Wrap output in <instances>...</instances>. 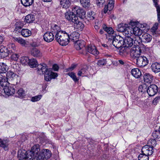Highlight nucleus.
Here are the masks:
<instances>
[{
  "label": "nucleus",
  "mask_w": 160,
  "mask_h": 160,
  "mask_svg": "<svg viewBox=\"0 0 160 160\" xmlns=\"http://www.w3.org/2000/svg\"><path fill=\"white\" fill-rule=\"evenodd\" d=\"M38 72L41 74V72L44 75V79L46 81H49L52 79L55 78L58 76V74L52 72L50 69H48L45 64L39 65L37 68Z\"/></svg>",
  "instance_id": "f257e3e1"
},
{
  "label": "nucleus",
  "mask_w": 160,
  "mask_h": 160,
  "mask_svg": "<svg viewBox=\"0 0 160 160\" xmlns=\"http://www.w3.org/2000/svg\"><path fill=\"white\" fill-rule=\"evenodd\" d=\"M109 40L112 41V45L116 48H121L120 51V54H125L128 53L127 51L124 52V50H123L122 38H121L119 36L113 35L111 36V38H109Z\"/></svg>",
  "instance_id": "f03ea898"
},
{
  "label": "nucleus",
  "mask_w": 160,
  "mask_h": 160,
  "mask_svg": "<svg viewBox=\"0 0 160 160\" xmlns=\"http://www.w3.org/2000/svg\"><path fill=\"white\" fill-rule=\"evenodd\" d=\"M70 31L68 30L62 31L58 33L55 38V39L59 44L62 46H66L69 43V35Z\"/></svg>",
  "instance_id": "7ed1b4c3"
},
{
  "label": "nucleus",
  "mask_w": 160,
  "mask_h": 160,
  "mask_svg": "<svg viewBox=\"0 0 160 160\" xmlns=\"http://www.w3.org/2000/svg\"><path fill=\"white\" fill-rule=\"evenodd\" d=\"M40 146L38 144L34 145L31 148L30 151L28 153L26 157L30 160H34L36 159L40 152Z\"/></svg>",
  "instance_id": "20e7f679"
},
{
  "label": "nucleus",
  "mask_w": 160,
  "mask_h": 160,
  "mask_svg": "<svg viewBox=\"0 0 160 160\" xmlns=\"http://www.w3.org/2000/svg\"><path fill=\"white\" fill-rule=\"evenodd\" d=\"M51 155L52 153L50 150L43 149L39 152L37 157V160H47L51 157Z\"/></svg>",
  "instance_id": "39448f33"
},
{
  "label": "nucleus",
  "mask_w": 160,
  "mask_h": 160,
  "mask_svg": "<svg viewBox=\"0 0 160 160\" xmlns=\"http://www.w3.org/2000/svg\"><path fill=\"white\" fill-rule=\"evenodd\" d=\"M132 37H128V36H126L124 39H123V48L124 50V52L125 51H127L126 50H125L126 48H128L131 47L133 44V41H134V43H135V42H137L138 43H139V42H138V41H136L135 39L134 40L132 38Z\"/></svg>",
  "instance_id": "423d86ee"
},
{
  "label": "nucleus",
  "mask_w": 160,
  "mask_h": 160,
  "mask_svg": "<svg viewBox=\"0 0 160 160\" xmlns=\"http://www.w3.org/2000/svg\"><path fill=\"white\" fill-rule=\"evenodd\" d=\"M131 56L133 59L136 60L140 56V53H141L139 50V47L138 45H134L130 50Z\"/></svg>",
  "instance_id": "0eeeda50"
},
{
  "label": "nucleus",
  "mask_w": 160,
  "mask_h": 160,
  "mask_svg": "<svg viewBox=\"0 0 160 160\" xmlns=\"http://www.w3.org/2000/svg\"><path fill=\"white\" fill-rule=\"evenodd\" d=\"M136 60V64L139 67H143L146 66L148 63L147 58L144 56L139 57Z\"/></svg>",
  "instance_id": "6e6552de"
},
{
  "label": "nucleus",
  "mask_w": 160,
  "mask_h": 160,
  "mask_svg": "<svg viewBox=\"0 0 160 160\" xmlns=\"http://www.w3.org/2000/svg\"><path fill=\"white\" fill-rule=\"evenodd\" d=\"M12 52L11 50H8L6 47L3 45L0 46V57L1 58H4L8 56Z\"/></svg>",
  "instance_id": "1a4fd4ad"
},
{
  "label": "nucleus",
  "mask_w": 160,
  "mask_h": 160,
  "mask_svg": "<svg viewBox=\"0 0 160 160\" xmlns=\"http://www.w3.org/2000/svg\"><path fill=\"white\" fill-rule=\"evenodd\" d=\"M3 88V90L5 93L8 96H10L13 95L15 92V88L16 87L15 85H12L9 86H7L5 85Z\"/></svg>",
  "instance_id": "9d476101"
},
{
  "label": "nucleus",
  "mask_w": 160,
  "mask_h": 160,
  "mask_svg": "<svg viewBox=\"0 0 160 160\" xmlns=\"http://www.w3.org/2000/svg\"><path fill=\"white\" fill-rule=\"evenodd\" d=\"M146 91L149 96H153L158 92V88L156 85L152 84L148 87Z\"/></svg>",
  "instance_id": "9b49d317"
},
{
  "label": "nucleus",
  "mask_w": 160,
  "mask_h": 160,
  "mask_svg": "<svg viewBox=\"0 0 160 160\" xmlns=\"http://www.w3.org/2000/svg\"><path fill=\"white\" fill-rule=\"evenodd\" d=\"M66 18L70 22H73L76 21L78 17L76 15L71 11H68L65 14Z\"/></svg>",
  "instance_id": "f8f14e48"
},
{
  "label": "nucleus",
  "mask_w": 160,
  "mask_h": 160,
  "mask_svg": "<svg viewBox=\"0 0 160 160\" xmlns=\"http://www.w3.org/2000/svg\"><path fill=\"white\" fill-rule=\"evenodd\" d=\"M153 152V149L150 147V145H145L142 149V153L148 156L151 155Z\"/></svg>",
  "instance_id": "ddd939ff"
},
{
  "label": "nucleus",
  "mask_w": 160,
  "mask_h": 160,
  "mask_svg": "<svg viewBox=\"0 0 160 160\" xmlns=\"http://www.w3.org/2000/svg\"><path fill=\"white\" fill-rule=\"evenodd\" d=\"M54 35L51 32H47L43 35V39L47 42H51L54 40Z\"/></svg>",
  "instance_id": "4468645a"
},
{
  "label": "nucleus",
  "mask_w": 160,
  "mask_h": 160,
  "mask_svg": "<svg viewBox=\"0 0 160 160\" xmlns=\"http://www.w3.org/2000/svg\"><path fill=\"white\" fill-rule=\"evenodd\" d=\"M7 72L6 77V79H5L6 80V82H7L8 80H12L18 77V75L14 73L11 70H9Z\"/></svg>",
  "instance_id": "2eb2a0df"
},
{
  "label": "nucleus",
  "mask_w": 160,
  "mask_h": 160,
  "mask_svg": "<svg viewBox=\"0 0 160 160\" xmlns=\"http://www.w3.org/2000/svg\"><path fill=\"white\" fill-rule=\"evenodd\" d=\"M79 34L78 33L76 32H74L71 33H70L69 35V42L70 40L74 42H76L78 40Z\"/></svg>",
  "instance_id": "dca6fc26"
},
{
  "label": "nucleus",
  "mask_w": 160,
  "mask_h": 160,
  "mask_svg": "<svg viewBox=\"0 0 160 160\" xmlns=\"http://www.w3.org/2000/svg\"><path fill=\"white\" fill-rule=\"evenodd\" d=\"M62 31L60 27L57 25H53L51 27V32L55 35V38Z\"/></svg>",
  "instance_id": "f3484780"
},
{
  "label": "nucleus",
  "mask_w": 160,
  "mask_h": 160,
  "mask_svg": "<svg viewBox=\"0 0 160 160\" xmlns=\"http://www.w3.org/2000/svg\"><path fill=\"white\" fill-rule=\"evenodd\" d=\"M152 38V36L150 34L146 33H143L141 37V40L142 42L145 43L150 42Z\"/></svg>",
  "instance_id": "a211bd4d"
},
{
  "label": "nucleus",
  "mask_w": 160,
  "mask_h": 160,
  "mask_svg": "<svg viewBox=\"0 0 160 160\" xmlns=\"http://www.w3.org/2000/svg\"><path fill=\"white\" fill-rule=\"evenodd\" d=\"M82 6L88 9H93V5L90 4V0H80Z\"/></svg>",
  "instance_id": "6ab92c4d"
},
{
  "label": "nucleus",
  "mask_w": 160,
  "mask_h": 160,
  "mask_svg": "<svg viewBox=\"0 0 160 160\" xmlns=\"http://www.w3.org/2000/svg\"><path fill=\"white\" fill-rule=\"evenodd\" d=\"M74 23V28L77 31H82L84 27V25L81 22L78 20V18L76 20V21L73 22Z\"/></svg>",
  "instance_id": "aec40b11"
},
{
  "label": "nucleus",
  "mask_w": 160,
  "mask_h": 160,
  "mask_svg": "<svg viewBox=\"0 0 160 160\" xmlns=\"http://www.w3.org/2000/svg\"><path fill=\"white\" fill-rule=\"evenodd\" d=\"M31 54L32 55L35 57H41L42 56L40 50L36 48H33L31 50Z\"/></svg>",
  "instance_id": "412c9836"
},
{
  "label": "nucleus",
  "mask_w": 160,
  "mask_h": 160,
  "mask_svg": "<svg viewBox=\"0 0 160 160\" xmlns=\"http://www.w3.org/2000/svg\"><path fill=\"white\" fill-rule=\"evenodd\" d=\"M74 43L75 48L78 50L83 49L85 45V42L83 40H79Z\"/></svg>",
  "instance_id": "4be33fe9"
},
{
  "label": "nucleus",
  "mask_w": 160,
  "mask_h": 160,
  "mask_svg": "<svg viewBox=\"0 0 160 160\" xmlns=\"http://www.w3.org/2000/svg\"><path fill=\"white\" fill-rule=\"evenodd\" d=\"M86 50L89 53L94 55H98L99 53V52L94 46H92L90 45L88 46L86 49Z\"/></svg>",
  "instance_id": "5701e85b"
},
{
  "label": "nucleus",
  "mask_w": 160,
  "mask_h": 160,
  "mask_svg": "<svg viewBox=\"0 0 160 160\" xmlns=\"http://www.w3.org/2000/svg\"><path fill=\"white\" fill-rule=\"evenodd\" d=\"M132 33L133 34L137 36V38L140 39V37H139V36H140L142 33V30L139 27H135L134 28H132Z\"/></svg>",
  "instance_id": "b1692460"
},
{
  "label": "nucleus",
  "mask_w": 160,
  "mask_h": 160,
  "mask_svg": "<svg viewBox=\"0 0 160 160\" xmlns=\"http://www.w3.org/2000/svg\"><path fill=\"white\" fill-rule=\"evenodd\" d=\"M60 5L62 8L67 9L70 6L71 2L69 0H61Z\"/></svg>",
  "instance_id": "393cba45"
},
{
  "label": "nucleus",
  "mask_w": 160,
  "mask_h": 160,
  "mask_svg": "<svg viewBox=\"0 0 160 160\" xmlns=\"http://www.w3.org/2000/svg\"><path fill=\"white\" fill-rule=\"evenodd\" d=\"M131 73L133 77L137 78H140L142 75L141 72L138 68L132 69Z\"/></svg>",
  "instance_id": "a878e982"
},
{
  "label": "nucleus",
  "mask_w": 160,
  "mask_h": 160,
  "mask_svg": "<svg viewBox=\"0 0 160 160\" xmlns=\"http://www.w3.org/2000/svg\"><path fill=\"white\" fill-rule=\"evenodd\" d=\"M152 71L155 73L160 72V64L158 62H154L152 64L151 66Z\"/></svg>",
  "instance_id": "bb28decb"
},
{
  "label": "nucleus",
  "mask_w": 160,
  "mask_h": 160,
  "mask_svg": "<svg viewBox=\"0 0 160 160\" xmlns=\"http://www.w3.org/2000/svg\"><path fill=\"white\" fill-rule=\"evenodd\" d=\"M102 28L104 31L106 32L108 34H112L111 37L114 35V30L112 27H108L105 24H103L102 25Z\"/></svg>",
  "instance_id": "cd10ccee"
},
{
  "label": "nucleus",
  "mask_w": 160,
  "mask_h": 160,
  "mask_svg": "<svg viewBox=\"0 0 160 160\" xmlns=\"http://www.w3.org/2000/svg\"><path fill=\"white\" fill-rule=\"evenodd\" d=\"M8 69V67L6 63L0 62V73H5Z\"/></svg>",
  "instance_id": "c85d7f7f"
},
{
  "label": "nucleus",
  "mask_w": 160,
  "mask_h": 160,
  "mask_svg": "<svg viewBox=\"0 0 160 160\" xmlns=\"http://www.w3.org/2000/svg\"><path fill=\"white\" fill-rule=\"evenodd\" d=\"M24 25V24L22 22L18 21L16 22L15 24V30L18 31L19 32H20V30L23 26Z\"/></svg>",
  "instance_id": "c756f323"
},
{
  "label": "nucleus",
  "mask_w": 160,
  "mask_h": 160,
  "mask_svg": "<svg viewBox=\"0 0 160 160\" xmlns=\"http://www.w3.org/2000/svg\"><path fill=\"white\" fill-rule=\"evenodd\" d=\"M8 141L7 140H2L0 138V147L3 148L4 150L7 151L8 149Z\"/></svg>",
  "instance_id": "7c9ffc66"
},
{
  "label": "nucleus",
  "mask_w": 160,
  "mask_h": 160,
  "mask_svg": "<svg viewBox=\"0 0 160 160\" xmlns=\"http://www.w3.org/2000/svg\"><path fill=\"white\" fill-rule=\"evenodd\" d=\"M20 32L22 35L25 37H29L32 34L31 31L27 29H23Z\"/></svg>",
  "instance_id": "2f4dec72"
},
{
  "label": "nucleus",
  "mask_w": 160,
  "mask_h": 160,
  "mask_svg": "<svg viewBox=\"0 0 160 160\" xmlns=\"http://www.w3.org/2000/svg\"><path fill=\"white\" fill-rule=\"evenodd\" d=\"M88 68L87 66L83 68L78 71V75L79 76H86L88 72Z\"/></svg>",
  "instance_id": "473e14b6"
},
{
  "label": "nucleus",
  "mask_w": 160,
  "mask_h": 160,
  "mask_svg": "<svg viewBox=\"0 0 160 160\" xmlns=\"http://www.w3.org/2000/svg\"><path fill=\"white\" fill-rule=\"evenodd\" d=\"M128 26V24L120 23L118 25L117 29L118 31L123 33Z\"/></svg>",
  "instance_id": "72a5a7b5"
},
{
  "label": "nucleus",
  "mask_w": 160,
  "mask_h": 160,
  "mask_svg": "<svg viewBox=\"0 0 160 160\" xmlns=\"http://www.w3.org/2000/svg\"><path fill=\"white\" fill-rule=\"evenodd\" d=\"M132 28L129 26L127 27V28L123 32V34H125L126 36H128V37H133L132 36Z\"/></svg>",
  "instance_id": "f704fd0d"
},
{
  "label": "nucleus",
  "mask_w": 160,
  "mask_h": 160,
  "mask_svg": "<svg viewBox=\"0 0 160 160\" xmlns=\"http://www.w3.org/2000/svg\"><path fill=\"white\" fill-rule=\"evenodd\" d=\"M153 76L149 73H145L143 77L144 82L147 83H150L151 82Z\"/></svg>",
  "instance_id": "c9c22d12"
},
{
  "label": "nucleus",
  "mask_w": 160,
  "mask_h": 160,
  "mask_svg": "<svg viewBox=\"0 0 160 160\" xmlns=\"http://www.w3.org/2000/svg\"><path fill=\"white\" fill-rule=\"evenodd\" d=\"M38 62L36 59L31 58L29 59L28 65L32 68L36 67L38 65Z\"/></svg>",
  "instance_id": "e433bc0d"
},
{
  "label": "nucleus",
  "mask_w": 160,
  "mask_h": 160,
  "mask_svg": "<svg viewBox=\"0 0 160 160\" xmlns=\"http://www.w3.org/2000/svg\"><path fill=\"white\" fill-rule=\"evenodd\" d=\"M35 19L34 16L32 14L27 15L25 18V20L27 23H31L34 21Z\"/></svg>",
  "instance_id": "4c0bfd02"
},
{
  "label": "nucleus",
  "mask_w": 160,
  "mask_h": 160,
  "mask_svg": "<svg viewBox=\"0 0 160 160\" xmlns=\"http://www.w3.org/2000/svg\"><path fill=\"white\" fill-rule=\"evenodd\" d=\"M22 3L25 7L31 5L33 2L34 0H21Z\"/></svg>",
  "instance_id": "58836bf2"
},
{
  "label": "nucleus",
  "mask_w": 160,
  "mask_h": 160,
  "mask_svg": "<svg viewBox=\"0 0 160 160\" xmlns=\"http://www.w3.org/2000/svg\"><path fill=\"white\" fill-rule=\"evenodd\" d=\"M77 17L83 19L86 17V12L85 11H76Z\"/></svg>",
  "instance_id": "ea45409f"
},
{
  "label": "nucleus",
  "mask_w": 160,
  "mask_h": 160,
  "mask_svg": "<svg viewBox=\"0 0 160 160\" xmlns=\"http://www.w3.org/2000/svg\"><path fill=\"white\" fill-rule=\"evenodd\" d=\"M14 39L15 41L20 43L22 46H25L27 45L26 41L22 38H15Z\"/></svg>",
  "instance_id": "a19ab883"
},
{
  "label": "nucleus",
  "mask_w": 160,
  "mask_h": 160,
  "mask_svg": "<svg viewBox=\"0 0 160 160\" xmlns=\"http://www.w3.org/2000/svg\"><path fill=\"white\" fill-rule=\"evenodd\" d=\"M29 59L27 57H22L20 58L21 63L22 64L27 65L28 64Z\"/></svg>",
  "instance_id": "79ce46f5"
},
{
  "label": "nucleus",
  "mask_w": 160,
  "mask_h": 160,
  "mask_svg": "<svg viewBox=\"0 0 160 160\" xmlns=\"http://www.w3.org/2000/svg\"><path fill=\"white\" fill-rule=\"evenodd\" d=\"M68 75L75 82L78 81L79 78L77 77L75 73L73 72H69L68 73Z\"/></svg>",
  "instance_id": "37998d69"
},
{
  "label": "nucleus",
  "mask_w": 160,
  "mask_h": 160,
  "mask_svg": "<svg viewBox=\"0 0 160 160\" xmlns=\"http://www.w3.org/2000/svg\"><path fill=\"white\" fill-rule=\"evenodd\" d=\"M5 77L3 76L0 73V85L2 88H3L5 85H6V80L4 78Z\"/></svg>",
  "instance_id": "c03bdc74"
},
{
  "label": "nucleus",
  "mask_w": 160,
  "mask_h": 160,
  "mask_svg": "<svg viewBox=\"0 0 160 160\" xmlns=\"http://www.w3.org/2000/svg\"><path fill=\"white\" fill-rule=\"evenodd\" d=\"M16 94V96L18 97H23L25 96V92L22 89L20 88L18 90Z\"/></svg>",
  "instance_id": "a18cd8bd"
},
{
  "label": "nucleus",
  "mask_w": 160,
  "mask_h": 160,
  "mask_svg": "<svg viewBox=\"0 0 160 160\" xmlns=\"http://www.w3.org/2000/svg\"><path fill=\"white\" fill-rule=\"evenodd\" d=\"M152 136L155 139L160 138V132L158 130H155L152 133Z\"/></svg>",
  "instance_id": "49530a36"
},
{
  "label": "nucleus",
  "mask_w": 160,
  "mask_h": 160,
  "mask_svg": "<svg viewBox=\"0 0 160 160\" xmlns=\"http://www.w3.org/2000/svg\"><path fill=\"white\" fill-rule=\"evenodd\" d=\"M138 160H148L149 157L148 156L142 153L139 154L138 157Z\"/></svg>",
  "instance_id": "de8ad7c7"
},
{
  "label": "nucleus",
  "mask_w": 160,
  "mask_h": 160,
  "mask_svg": "<svg viewBox=\"0 0 160 160\" xmlns=\"http://www.w3.org/2000/svg\"><path fill=\"white\" fill-rule=\"evenodd\" d=\"M11 55L10 57L12 60L17 61L18 58L19 56L18 54L13 53V52L11 53V54H9Z\"/></svg>",
  "instance_id": "09e8293b"
},
{
  "label": "nucleus",
  "mask_w": 160,
  "mask_h": 160,
  "mask_svg": "<svg viewBox=\"0 0 160 160\" xmlns=\"http://www.w3.org/2000/svg\"><path fill=\"white\" fill-rule=\"evenodd\" d=\"M114 8V4H108L105 6L104 10H112Z\"/></svg>",
  "instance_id": "8fccbe9b"
},
{
  "label": "nucleus",
  "mask_w": 160,
  "mask_h": 160,
  "mask_svg": "<svg viewBox=\"0 0 160 160\" xmlns=\"http://www.w3.org/2000/svg\"><path fill=\"white\" fill-rule=\"evenodd\" d=\"M42 97V96L41 95H39L32 97L31 98V100L33 102L38 101L41 99Z\"/></svg>",
  "instance_id": "3c124183"
},
{
  "label": "nucleus",
  "mask_w": 160,
  "mask_h": 160,
  "mask_svg": "<svg viewBox=\"0 0 160 160\" xmlns=\"http://www.w3.org/2000/svg\"><path fill=\"white\" fill-rule=\"evenodd\" d=\"M97 64L99 66L104 65L106 64V60L104 59L99 60L98 61Z\"/></svg>",
  "instance_id": "603ef678"
},
{
  "label": "nucleus",
  "mask_w": 160,
  "mask_h": 160,
  "mask_svg": "<svg viewBox=\"0 0 160 160\" xmlns=\"http://www.w3.org/2000/svg\"><path fill=\"white\" fill-rule=\"evenodd\" d=\"M8 50H11V52H12V50H15L16 49V47L15 44L13 43L9 44L8 45Z\"/></svg>",
  "instance_id": "864d4df0"
},
{
  "label": "nucleus",
  "mask_w": 160,
  "mask_h": 160,
  "mask_svg": "<svg viewBox=\"0 0 160 160\" xmlns=\"http://www.w3.org/2000/svg\"><path fill=\"white\" fill-rule=\"evenodd\" d=\"M146 85H144L143 86L140 85L139 86L138 88V90L140 92L144 93L146 92Z\"/></svg>",
  "instance_id": "5fc2aeb1"
},
{
  "label": "nucleus",
  "mask_w": 160,
  "mask_h": 160,
  "mask_svg": "<svg viewBox=\"0 0 160 160\" xmlns=\"http://www.w3.org/2000/svg\"><path fill=\"white\" fill-rule=\"evenodd\" d=\"M139 47V50L141 52L142 51L144 52L146 50V46L143 44H142L138 46Z\"/></svg>",
  "instance_id": "6e6d98bb"
},
{
  "label": "nucleus",
  "mask_w": 160,
  "mask_h": 160,
  "mask_svg": "<svg viewBox=\"0 0 160 160\" xmlns=\"http://www.w3.org/2000/svg\"><path fill=\"white\" fill-rule=\"evenodd\" d=\"M149 142H150L151 144L150 145V147H152L153 148L154 147H155L156 145V141L155 139H151L149 141ZM150 142H149V143Z\"/></svg>",
  "instance_id": "4d7b16f0"
},
{
  "label": "nucleus",
  "mask_w": 160,
  "mask_h": 160,
  "mask_svg": "<svg viewBox=\"0 0 160 160\" xmlns=\"http://www.w3.org/2000/svg\"><path fill=\"white\" fill-rule=\"evenodd\" d=\"M153 1L154 3V5L156 8L157 10H160V6L157 3L158 0H153Z\"/></svg>",
  "instance_id": "13d9d810"
},
{
  "label": "nucleus",
  "mask_w": 160,
  "mask_h": 160,
  "mask_svg": "<svg viewBox=\"0 0 160 160\" xmlns=\"http://www.w3.org/2000/svg\"><path fill=\"white\" fill-rule=\"evenodd\" d=\"M76 67V65L72 64L70 67H69L66 69V72H68V71H72Z\"/></svg>",
  "instance_id": "bf43d9fd"
},
{
  "label": "nucleus",
  "mask_w": 160,
  "mask_h": 160,
  "mask_svg": "<svg viewBox=\"0 0 160 160\" xmlns=\"http://www.w3.org/2000/svg\"><path fill=\"white\" fill-rule=\"evenodd\" d=\"M160 100V97H156L152 101V103L154 105H156Z\"/></svg>",
  "instance_id": "052dcab7"
},
{
  "label": "nucleus",
  "mask_w": 160,
  "mask_h": 160,
  "mask_svg": "<svg viewBox=\"0 0 160 160\" xmlns=\"http://www.w3.org/2000/svg\"><path fill=\"white\" fill-rule=\"evenodd\" d=\"M87 19H89L90 20H93L94 19V18H93V16H92L91 14L89 12L88 13L87 15Z\"/></svg>",
  "instance_id": "680f3d73"
},
{
  "label": "nucleus",
  "mask_w": 160,
  "mask_h": 160,
  "mask_svg": "<svg viewBox=\"0 0 160 160\" xmlns=\"http://www.w3.org/2000/svg\"><path fill=\"white\" fill-rule=\"evenodd\" d=\"M52 68L55 71H58L59 69V67L57 64H54L52 66Z\"/></svg>",
  "instance_id": "e2e57ef3"
},
{
  "label": "nucleus",
  "mask_w": 160,
  "mask_h": 160,
  "mask_svg": "<svg viewBox=\"0 0 160 160\" xmlns=\"http://www.w3.org/2000/svg\"><path fill=\"white\" fill-rule=\"evenodd\" d=\"M158 26V23L157 22L155 23L154 24L153 27L152 28V30H156Z\"/></svg>",
  "instance_id": "0e129e2a"
},
{
  "label": "nucleus",
  "mask_w": 160,
  "mask_h": 160,
  "mask_svg": "<svg viewBox=\"0 0 160 160\" xmlns=\"http://www.w3.org/2000/svg\"><path fill=\"white\" fill-rule=\"evenodd\" d=\"M72 10H81V9L80 7L77 6H73L72 8Z\"/></svg>",
  "instance_id": "69168bd1"
},
{
  "label": "nucleus",
  "mask_w": 160,
  "mask_h": 160,
  "mask_svg": "<svg viewBox=\"0 0 160 160\" xmlns=\"http://www.w3.org/2000/svg\"><path fill=\"white\" fill-rule=\"evenodd\" d=\"M157 11L158 20V23L160 24V11Z\"/></svg>",
  "instance_id": "338daca9"
},
{
  "label": "nucleus",
  "mask_w": 160,
  "mask_h": 160,
  "mask_svg": "<svg viewBox=\"0 0 160 160\" xmlns=\"http://www.w3.org/2000/svg\"><path fill=\"white\" fill-rule=\"evenodd\" d=\"M96 4L98 7H102L103 3H102V2H98V1H97Z\"/></svg>",
  "instance_id": "774afa93"
}]
</instances>
